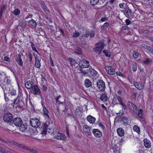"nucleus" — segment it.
I'll return each instance as SVG.
<instances>
[{
	"label": "nucleus",
	"instance_id": "33",
	"mask_svg": "<svg viewBox=\"0 0 153 153\" xmlns=\"http://www.w3.org/2000/svg\"><path fill=\"white\" fill-rule=\"evenodd\" d=\"M80 68V69L79 70L80 72L79 73H82L85 75H88V72H89V70H83L82 68Z\"/></svg>",
	"mask_w": 153,
	"mask_h": 153
},
{
	"label": "nucleus",
	"instance_id": "8",
	"mask_svg": "<svg viewBox=\"0 0 153 153\" xmlns=\"http://www.w3.org/2000/svg\"><path fill=\"white\" fill-rule=\"evenodd\" d=\"M91 128L88 126L86 125H85L83 126V131L86 135L90 136L91 135Z\"/></svg>",
	"mask_w": 153,
	"mask_h": 153
},
{
	"label": "nucleus",
	"instance_id": "16",
	"mask_svg": "<svg viewBox=\"0 0 153 153\" xmlns=\"http://www.w3.org/2000/svg\"><path fill=\"white\" fill-rule=\"evenodd\" d=\"M135 86L139 90L142 89L144 87V85L141 82H135L134 83Z\"/></svg>",
	"mask_w": 153,
	"mask_h": 153
},
{
	"label": "nucleus",
	"instance_id": "57",
	"mask_svg": "<svg viewBox=\"0 0 153 153\" xmlns=\"http://www.w3.org/2000/svg\"><path fill=\"white\" fill-rule=\"evenodd\" d=\"M19 26L21 27L22 29H24L26 27V25L24 24H19Z\"/></svg>",
	"mask_w": 153,
	"mask_h": 153
},
{
	"label": "nucleus",
	"instance_id": "25",
	"mask_svg": "<svg viewBox=\"0 0 153 153\" xmlns=\"http://www.w3.org/2000/svg\"><path fill=\"white\" fill-rule=\"evenodd\" d=\"M32 83V82L31 81H27L25 83V86L27 89H30L33 87Z\"/></svg>",
	"mask_w": 153,
	"mask_h": 153
},
{
	"label": "nucleus",
	"instance_id": "54",
	"mask_svg": "<svg viewBox=\"0 0 153 153\" xmlns=\"http://www.w3.org/2000/svg\"><path fill=\"white\" fill-rule=\"evenodd\" d=\"M11 144L12 145H13L15 146L18 147L19 145V143H18L17 142L14 141H12L11 143Z\"/></svg>",
	"mask_w": 153,
	"mask_h": 153
},
{
	"label": "nucleus",
	"instance_id": "11",
	"mask_svg": "<svg viewBox=\"0 0 153 153\" xmlns=\"http://www.w3.org/2000/svg\"><path fill=\"white\" fill-rule=\"evenodd\" d=\"M13 123L15 126L19 127L22 124V121L20 118L17 117L13 119Z\"/></svg>",
	"mask_w": 153,
	"mask_h": 153
},
{
	"label": "nucleus",
	"instance_id": "55",
	"mask_svg": "<svg viewBox=\"0 0 153 153\" xmlns=\"http://www.w3.org/2000/svg\"><path fill=\"white\" fill-rule=\"evenodd\" d=\"M4 60L7 62H9L10 61V58L7 56H6L4 57Z\"/></svg>",
	"mask_w": 153,
	"mask_h": 153
},
{
	"label": "nucleus",
	"instance_id": "63",
	"mask_svg": "<svg viewBox=\"0 0 153 153\" xmlns=\"http://www.w3.org/2000/svg\"><path fill=\"white\" fill-rule=\"evenodd\" d=\"M41 79L42 81H47V80L46 79L45 77L43 76V75L42 74H41Z\"/></svg>",
	"mask_w": 153,
	"mask_h": 153
},
{
	"label": "nucleus",
	"instance_id": "51",
	"mask_svg": "<svg viewBox=\"0 0 153 153\" xmlns=\"http://www.w3.org/2000/svg\"><path fill=\"white\" fill-rule=\"evenodd\" d=\"M79 35V33L77 31H75V33H74L73 34V36L75 37H77Z\"/></svg>",
	"mask_w": 153,
	"mask_h": 153
},
{
	"label": "nucleus",
	"instance_id": "37",
	"mask_svg": "<svg viewBox=\"0 0 153 153\" xmlns=\"http://www.w3.org/2000/svg\"><path fill=\"white\" fill-rule=\"evenodd\" d=\"M142 46L146 50H147L149 52H150V51H151V49H152V48L151 47L149 46L148 45H146L144 44H143L142 45Z\"/></svg>",
	"mask_w": 153,
	"mask_h": 153
},
{
	"label": "nucleus",
	"instance_id": "27",
	"mask_svg": "<svg viewBox=\"0 0 153 153\" xmlns=\"http://www.w3.org/2000/svg\"><path fill=\"white\" fill-rule=\"evenodd\" d=\"M7 148L9 150V151L6 150L3 147L2 149L1 152H2V153H15L16 152L14 150L11 149L8 147Z\"/></svg>",
	"mask_w": 153,
	"mask_h": 153
},
{
	"label": "nucleus",
	"instance_id": "47",
	"mask_svg": "<svg viewBox=\"0 0 153 153\" xmlns=\"http://www.w3.org/2000/svg\"><path fill=\"white\" fill-rule=\"evenodd\" d=\"M27 57L28 59H29V61L31 62L32 60V56L30 53H29L27 54Z\"/></svg>",
	"mask_w": 153,
	"mask_h": 153
},
{
	"label": "nucleus",
	"instance_id": "9",
	"mask_svg": "<svg viewBox=\"0 0 153 153\" xmlns=\"http://www.w3.org/2000/svg\"><path fill=\"white\" fill-rule=\"evenodd\" d=\"M92 133L95 137L98 138L101 137L102 135V132L98 129H93Z\"/></svg>",
	"mask_w": 153,
	"mask_h": 153
},
{
	"label": "nucleus",
	"instance_id": "62",
	"mask_svg": "<svg viewBox=\"0 0 153 153\" xmlns=\"http://www.w3.org/2000/svg\"><path fill=\"white\" fill-rule=\"evenodd\" d=\"M34 54V55L35 57L36 60L40 59V58L39 57L37 54H35L34 53H33Z\"/></svg>",
	"mask_w": 153,
	"mask_h": 153
},
{
	"label": "nucleus",
	"instance_id": "7",
	"mask_svg": "<svg viewBox=\"0 0 153 153\" xmlns=\"http://www.w3.org/2000/svg\"><path fill=\"white\" fill-rule=\"evenodd\" d=\"M49 123L47 121L43 123L42 128V134L45 135L47 133V130L48 128V126L49 125Z\"/></svg>",
	"mask_w": 153,
	"mask_h": 153
},
{
	"label": "nucleus",
	"instance_id": "32",
	"mask_svg": "<svg viewBox=\"0 0 153 153\" xmlns=\"http://www.w3.org/2000/svg\"><path fill=\"white\" fill-rule=\"evenodd\" d=\"M85 85L87 87H89L91 85V82L90 80L88 79H86L85 81Z\"/></svg>",
	"mask_w": 153,
	"mask_h": 153
},
{
	"label": "nucleus",
	"instance_id": "5",
	"mask_svg": "<svg viewBox=\"0 0 153 153\" xmlns=\"http://www.w3.org/2000/svg\"><path fill=\"white\" fill-rule=\"evenodd\" d=\"M3 119L5 122H10L13 120V115L10 113H6L4 115Z\"/></svg>",
	"mask_w": 153,
	"mask_h": 153
},
{
	"label": "nucleus",
	"instance_id": "15",
	"mask_svg": "<svg viewBox=\"0 0 153 153\" xmlns=\"http://www.w3.org/2000/svg\"><path fill=\"white\" fill-rule=\"evenodd\" d=\"M43 115L47 120H49V116L48 115L49 112L46 107H44L42 110Z\"/></svg>",
	"mask_w": 153,
	"mask_h": 153
},
{
	"label": "nucleus",
	"instance_id": "60",
	"mask_svg": "<svg viewBox=\"0 0 153 153\" xmlns=\"http://www.w3.org/2000/svg\"><path fill=\"white\" fill-rule=\"evenodd\" d=\"M54 35L56 36L57 37H59L60 36L59 31H56L54 33Z\"/></svg>",
	"mask_w": 153,
	"mask_h": 153
},
{
	"label": "nucleus",
	"instance_id": "53",
	"mask_svg": "<svg viewBox=\"0 0 153 153\" xmlns=\"http://www.w3.org/2000/svg\"><path fill=\"white\" fill-rule=\"evenodd\" d=\"M125 22H126L127 25H129L131 23V22L128 19H126L125 21Z\"/></svg>",
	"mask_w": 153,
	"mask_h": 153
},
{
	"label": "nucleus",
	"instance_id": "23",
	"mask_svg": "<svg viewBox=\"0 0 153 153\" xmlns=\"http://www.w3.org/2000/svg\"><path fill=\"white\" fill-rule=\"evenodd\" d=\"M87 121L90 123L93 124L95 122L96 119L91 115H88L87 117Z\"/></svg>",
	"mask_w": 153,
	"mask_h": 153
},
{
	"label": "nucleus",
	"instance_id": "1",
	"mask_svg": "<svg viewBox=\"0 0 153 153\" xmlns=\"http://www.w3.org/2000/svg\"><path fill=\"white\" fill-rule=\"evenodd\" d=\"M128 105L129 108L134 112V113L136 114L140 118H142L143 111L142 109H139L134 103L130 102H128Z\"/></svg>",
	"mask_w": 153,
	"mask_h": 153
},
{
	"label": "nucleus",
	"instance_id": "20",
	"mask_svg": "<svg viewBox=\"0 0 153 153\" xmlns=\"http://www.w3.org/2000/svg\"><path fill=\"white\" fill-rule=\"evenodd\" d=\"M144 145L146 148H149L151 147L150 141L147 138H145L143 140Z\"/></svg>",
	"mask_w": 153,
	"mask_h": 153
},
{
	"label": "nucleus",
	"instance_id": "29",
	"mask_svg": "<svg viewBox=\"0 0 153 153\" xmlns=\"http://www.w3.org/2000/svg\"><path fill=\"white\" fill-rule=\"evenodd\" d=\"M100 99L101 100L105 102L108 100V97L106 94L104 93L101 95Z\"/></svg>",
	"mask_w": 153,
	"mask_h": 153
},
{
	"label": "nucleus",
	"instance_id": "31",
	"mask_svg": "<svg viewBox=\"0 0 153 153\" xmlns=\"http://www.w3.org/2000/svg\"><path fill=\"white\" fill-rule=\"evenodd\" d=\"M68 61L69 62L71 66L74 65L75 64H77L76 61L72 58H68Z\"/></svg>",
	"mask_w": 153,
	"mask_h": 153
},
{
	"label": "nucleus",
	"instance_id": "22",
	"mask_svg": "<svg viewBox=\"0 0 153 153\" xmlns=\"http://www.w3.org/2000/svg\"><path fill=\"white\" fill-rule=\"evenodd\" d=\"M29 26L32 28H34L36 26V22L33 19L30 20L28 22Z\"/></svg>",
	"mask_w": 153,
	"mask_h": 153
},
{
	"label": "nucleus",
	"instance_id": "26",
	"mask_svg": "<svg viewBox=\"0 0 153 153\" xmlns=\"http://www.w3.org/2000/svg\"><path fill=\"white\" fill-rule=\"evenodd\" d=\"M96 45H97V47L103 49L104 48L105 44L103 41L101 40L98 42Z\"/></svg>",
	"mask_w": 153,
	"mask_h": 153
},
{
	"label": "nucleus",
	"instance_id": "49",
	"mask_svg": "<svg viewBox=\"0 0 153 153\" xmlns=\"http://www.w3.org/2000/svg\"><path fill=\"white\" fill-rule=\"evenodd\" d=\"M133 56L135 59H137L139 57L138 53L136 51H134L133 52Z\"/></svg>",
	"mask_w": 153,
	"mask_h": 153
},
{
	"label": "nucleus",
	"instance_id": "46",
	"mask_svg": "<svg viewBox=\"0 0 153 153\" xmlns=\"http://www.w3.org/2000/svg\"><path fill=\"white\" fill-rule=\"evenodd\" d=\"M40 59L36 60L35 65V67H40Z\"/></svg>",
	"mask_w": 153,
	"mask_h": 153
},
{
	"label": "nucleus",
	"instance_id": "50",
	"mask_svg": "<svg viewBox=\"0 0 153 153\" xmlns=\"http://www.w3.org/2000/svg\"><path fill=\"white\" fill-rule=\"evenodd\" d=\"M26 150L29 151L30 152L32 153H38V152L37 151L32 149H30L28 147H27V149Z\"/></svg>",
	"mask_w": 153,
	"mask_h": 153
},
{
	"label": "nucleus",
	"instance_id": "59",
	"mask_svg": "<svg viewBox=\"0 0 153 153\" xmlns=\"http://www.w3.org/2000/svg\"><path fill=\"white\" fill-rule=\"evenodd\" d=\"M98 125L99 126L101 127L103 130H104V129H105V128L104 125L101 123H99L98 124Z\"/></svg>",
	"mask_w": 153,
	"mask_h": 153
},
{
	"label": "nucleus",
	"instance_id": "56",
	"mask_svg": "<svg viewBox=\"0 0 153 153\" xmlns=\"http://www.w3.org/2000/svg\"><path fill=\"white\" fill-rule=\"evenodd\" d=\"M16 94V91L15 90H13L10 92V94L12 96V97H14Z\"/></svg>",
	"mask_w": 153,
	"mask_h": 153
},
{
	"label": "nucleus",
	"instance_id": "21",
	"mask_svg": "<svg viewBox=\"0 0 153 153\" xmlns=\"http://www.w3.org/2000/svg\"><path fill=\"white\" fill-rule=\"evenodd\" d=\"M40 5L44 12L46 14H48L49 13V11L45 4L43 2H42Z\"/></svg>",
	"mask_w": 153,
	"mask_h": 153
},
{
	"label": "nucleus",
	"instance_id": "35",
	"mask_svg": "<svg viewBox=\"0 0 153 153\" xmlns=\"http://www.w3.org/2000/svg\"><path fill=\"white\" fill-rule=\"evenodd\" d=\"M75 53L79 55H81L82 53V50L81 48L77 47L75 50Z\"/></svg>",
	"mask_w": 153,
	"mask_h": 153
},
{
	"label": "nucleus",
	"instance_id": "24",
	"mask_svg": "<svg viewBox=\"0 0 153 153\" xmlns=\"http://www.w3.org/2000/svg\"><path fill=\"white\" fill-rule=\"evenodd\" d=\"M117 132L118 135L120 137L123 136L124 134V131L123 129L121 128L117 129Z\"/></svg>",
	"mask_w": 153,
	"mask_h": 153
},
{
	"label": "nucleus",
	"instance_id": "64",
	"mask_svg": "<svg viewBox=\"0 0 153 153\" xmlns=\"http://www.w3.org/2000/svg\"><path fill=\"white\" fill-rule=\"evenodd\" d=\"M100 20L101 22H104L105 21H107V19L106 18L103 17L101 18Z\"/></svg>",
	"mask_w": 153,
	"mask_h": 153
},
{
	"label": "nucleus",
	"instance_id": "18",
	"mask_svg": "<svg viewBox=\"0 0 153 153\" xmlns=\"http://www.w3.org/2000/svg\"><path fill=\"white\" fill-rule=\"evenodd\" d=\"M107 72L110 75H114L115 73V69L113 68H105Z\"/></svg>",
	"mask_w": 153,
	"mask_h": 153
},
{
	"label": "nucleus",
	"instance_id": "38",
	"mask_svg": "<svg viewBox=\"0 0 153 153\" xmlns=\"http://www.w3.org/2000/svg\"><path fill=\"white\" fill-rule=\"evenodd\" d=\"M152 62V60L150 59L146 58L145 60L142 62V64L145 65H149Z\"/></svg>",
	"mask_w": 153,
	"mask_h": 153
},
{
	"label": "nucleus",
	"instance_id": "6",
	"mask_svg": "<svg viewBox=\"0 0 153 153\" xmlns=\"http://www.w3.org/2000/svg\"><path fill=\"white\" fill-rule=\"evenodd\" d=\"M54 138L60 140H64L66 139V137L65 134L57 131L56 132Z\"/></svg>",
	"mask_w": 153,
	"mask_h": 153
},
{
	"label": "nucleus",
	"instance_id": "3",
	"mask_svg": "<svg viewBox=\"0 0 153 153\" xmlns=\"http://www.w3.org/2000/svg\"><path fill=\"white\" fill-rule=\"evenodd\" d=\"M96 85L99 90L101 91H103L105 88V83L102 80L99 79L96 82Z\"/></svg>",
	"mask_w": 153,
	"mask_h": 153
},
{
	"label": "nucleus",
	"instance_id": "58",
	"mask_svg": "<svg viewBox=\"0 0 153 153\" xmlns=\"http://www.w3.org/2000/svg\"><path fill=\"white\" fill-rule=\"evenodd\" d=\"M41 85L42 86V89L44 91H47V88L45 85Z\"/></svg>",
	"mask_w": 153,
	"mask_h": 153
},
{
	"label": "nucleus",
	"instance_id": "28",
	"mask_svg": "<svg viewBox=\"0 0 153 153\" xmlns=\"http://www.w3.org/2000/svg\"><path fill=\"white\" fill-rule=\"evenodd\" d=\"M19 100V96L11 97V101L15 104H17L18 103Z\"/></svg>",
	"mask_w": 153,
	"mask_h": 153
},
{
	"label": "nucleus",
	"instance_id": "48",
	"mask_svg": "<svg viewBox=\"0 0 153 153\" xmlns=\"http://www.w3.org/2000/svg\"><path fill=\"white\" fill-rule=\"evenodd\" d=\"M18 147L25 150L27 149V147L22 144H19Z\"/></svg>",
	"mask_w": 153,
	"mask_h": 153
},
{
	"label": "nucleus",
	"instance_id": "12",
	"mask_svg": "<svg viewBox=\"0 0 153 153\" xmlns=\"http://www.w3.org/2000/svg\"><path fill=\"white\" fill-rule=\"evenodd\" d=\"M15 61L18 65L22 66L23 65V62L21 59V55L20 54H16L15 56Z\"/></svg>",
	"mask_w": 153,
	"mask_h": 153
},
{
	"label": "nucleus",
	"instance_id": "45",
	"mask_svg": "<svg viewBox=\"0 0 153 153\" xmlns=\"http://www.w3.org/2000/svg\"><path fill=\"white\" fill-rule=\"evenodd\" d=\"M58 30L59 32H60L59 33L60 36L61 35L62 36L64 37L65 36V34L63 29L62 28H59L58 29Z\"/></svg>",
	"mask_w": 153,
	"mask_h": 153
},
{
	"label": "nucleus",
	"instance_id": "34",
	"mask_svg": "<svg viewBox=\"0 0 153 153\" xmlns=\"http://www.w3.org/2000/svg\"><path fill=\"white\" fill-rule=\"evenodd\" d=\"M102 50V49L97 46L94 49L95 52L98 54H100L101 53Z\"/></svg>",
	"mask_w": 153,
	"mask_h": 153
},
{
	"label": "nucleus",
	"instance_id": "42",
	"mask_svg": "<svg viewBox=\"0 0 153 153\" xmlns=\"http://www.w3.org/2000/svg\"><path fill=\"white\" fill-rule=\"evenodd\" d=\"M103 53H104L105 54V55L106 57H110L111 56V54L109 53L108 51L106 50H104L103 51Z\"/></svg>",
	"mask_w": 153,
	"mask_h": 153
},
{
	"label": "nucleus",
	"instance_id": "17",
	"mask_svg": "<svg viewBox=\"0 0 153 153\" xmlns=\"http://www.w3.org/2000/svg\"><path fill=\"white\" fill-rule=\"evenodd\" d=\"M7 7V5L6 4H2L1 6L0 11V17H1L3 12L5 10Z\"/></svg>",
	"mask_w": 153,
	"mask_h": 153
},
{
	"label": "nucleus",
	"instance_id": "2",
	"mask_svg": "<svg viewBox=\"0 0 153 153\" xmlns=\"http://www.w3.org/2000/svg\"><path fill=\"white\" fill-rule=\"evenodd\" d=\"M30 123L32 127L38 128L41 125L40 122L37 118H31L30 120Z\"/></svg>",
	"mask_w": 153,
	"mask_h": 153
},
{
	"label": "nucleus",
	"instance_id": "44",
	"mask_svg": "<svg viewBox=\"0 0 153 153\" xmlns=\"http://www.w3.org/2000/svg\"><path fill=\"white\" fill-rule=\"evenodd\" d=\"M99 1V0H90V4L91 5L94 6Z\"/></svg>",
	"mask_w": 153,
	"mask_h": 153
},
{
	"label": "nucleus",
	"instance_id": "19",
	"mask_svg": "<svg viewBox=\"0 0 153 153\" xmlns=\"http://www.w3.org/2000/svg\"><path fill=\"white\" fill-rule=\"evenodd\" d=\"M113 102L115 104H120L123 103L122 98L120 96H117L116 98H114L113 100Z\"/></svg>",
	"mask_w": 153,
	"mask_h": 153
},
{
	"label": "nucleus",
	"instance_id": "14",
	"mask_svg": "<svg viewBox=\"0 0 153 153\" xmlns=\"http://www.w3.org/2000/svg\"><path fill=\"white\" fill-rule=\"evenodd\" d=\"M82 107H78L75 110V114L76 117H81L82 113Z\"/></svg>",
	"mask_w": 153,
	"mask_h": 153
},
{
	"label": "nucleus",
	"instance_id": "41",
	"mask_svg": "<svg viewBox=\"0 0 153 153\" xmlns=\"http://www.w3.org/2000/svg\"><path fill=\"white\" fill-rule=\"evenodd\" d=\"M20 12V10L18 9H15L13 12V14L15 16H17L19 15Z\"/></svg>",
	"mask_w": 153,
	"mask_h": 153
},
{
	"label": "nucleus",
	"instance_id": "4",
	"mask_svg": "<svg viewBox=\"0 0 153 153\" xmlns=\"http://www.w3.org/2000/svg\"><path fill=\"white\" fill-rule=\"evenodd\" d=\"M31 92L34 95H39L40 94L41 91L37 85H34L31 88Z\"/></svg>",
	"mask_w": 153,
	"mask_h": 153
},
{
	"label": "nucleus",
	"instance_id": "61",
	"mask_svg": "<svg viewBox=\"0 0 153 153\" xmlns=\"http://www.w3.org/2000/svg\"><path fill=\"white\" fill-rule=\"evenodd\" d=\"M89 36H90L91 38L93 37L94 36V32L93 31H92L90 33Z\"/></svg>",
	"mask_w": 153,
	"mask_h": 153
},
{
	"label": "nucleus",
	"instance_id": "39",
	"mask_svg": "<svg viewBox=\"0 0 153 153\" xmlns=\"http://www.w3.org/2000/svg\"><path fill=\"white\" fill-rule=\"evenodd\" d=\"M30 43L31 44V46L32 50L39 55L38 51L36 50L35 45H34L33 43L31 42Z\"/></svg>",
	"mask_w": 153,
	"mask_h": 153
},
{
	"label": "nucleus",
	"instance_id": "10",
	"mask_svg": "<svg viewBox=\"0 0 153 153\" xmlns=\"http://www.w3.org/2000/svg\"><path fill=\"white\" fill-rule=\"evenodd\" d=\"M79 67H89L90 65L89 62L85 59L79 62Z\"/></svg>",
	"mask_w": 153,
	"mask_h": 153
},
{
	"label": "nucleus",
	"instance_id": "13",
	"mask_svg": "<svg viewBox=\"0 0 153 153\" xmlns=\"http://www.w3.org/2000/svg\"><path fill=\"white\" fill-rule=\"evenodd\" d=\"M119 119L120 120L121 122L123 123L124 125L126 126L129 125V121L127 117L125 116L119 118Z\"/></svg>",
	"mask_w": 153,
	"mask_h": 153
},
{
	"label": "nucleus",
	"instance_id": "40",
	"mask_svg": "<svg viewBox=\"0 0 153 153\" xmlns=\"http://www.w3.org/2000/svg\"><path fill=\"white\" fill-rule=\"evenodd\" d=\"M133 130L137 132L138 133H140V129L139 127L135 125L134 126L133 128Z\"/></svg>",
	"mask_w": 153,
	"mask_h": 153
},
{
	"label": "nucleus",
	"instance_id": "43",
	"mask_svg": "<svg viewBox=\"0 0 153 153\" xmlns=\"http://www.w3.org/2000/svg\"><path fill=\"white\" fill-rule=\"evenodd\" d=\"M89 71L90 74L92 76L95 75L97 74V72L94 69H91L90 70H89Z\"/></svg>",
	"mask_w": 153,
	"mask_h": 153
},
{
	"label": "nucleus",
	"instance_id": "36",
	"mask_svg": "<svg viewBox=\"0 0 153 153\" xmlns=\"http://www.w3.org/2000/svg\"><path fill=\"white\" fill-rule=\"evenodd\" d=\"M109 24L108 22H105L101 27V28L103 30H106L108 27Z\"/></svg>",
	"mask_w": 153,
	"mask_h": 153
},
{
	"label": "nucleus",
	"instance_id": "30",
	"mask_svg": "<svg viewBox=\"0 0 153 153\" xmlns=\"http://www.w3.org/2000/svg\"><path fill=\"white\" fill-rule=\"evenodd\" d=\"M18 127H19V129L22 132H24L26 131L27 127L25 126L24 124H22Z\"/></svg>",
	"mask_w": 153,
	"mask_h": 153
},
{
	"label": "nucleus",
	"instance_id": "52",
	"mask_svg": "<svg viewBox=\"0 0 153 153\" xmlns=\"http://www.w3.org/2000/svg\"><path fill=\"white\" fill-rule=\"evenodd\" d=\"M50 63L51 64V65L53 67L54 66V64L53 63V60L52 59V58H51V55H50Z\"/></svg>",
	"mask_w": 153,
	"mask_h": 153
}]
</instances>
